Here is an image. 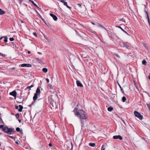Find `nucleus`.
<instances>
[{
    "mask_svg": "<svg viewBox=\"0 0 150 150\" xmlns=\"http://www.w3.org/2000/svg\"><path fill=\"white\" fill-rule=\"evenodd\" d=\"M74 111L75 114L80 119L82 124L81 127H83V120H85L87 118L85 112L83 110H81L79 111L77 108H75Z\"/></svg>",
    "mask_w": 150,
    "mask_h": 150,
    "instance_id": "obj_1",
    "label": "nucleus"
},
{
    "mask_svg": "<svg viewBox=\"0 0 150 150\" xmlns=\"http://www.w3.org/2000/svg\"><path fill=\"white\" fill-rule=\"evenodd\" d=\"M40 93L41 92L40 88L38 87L33 97V99L34 101L36 100L37 99L38 96L40 95Z\"/></svg>",
    "mask_w": 150,
    "mask_h": 150,
    "instance_id": "obj_2",
    "label": "nucleus"
},
{
    "mask_svg": "<svg viewBox=\"0 0 150 150\" xmlns=\"http://www.w3.org/2000/svg\"><path fill=\"white\" fill-rule=\"evenodd\" d=\"M76 8L79 12L82 13L83 12V10H85V7L83 5L81 6V4H77Z\"/></svg>",
    "mask_w": 150,
    "mask_h": 150,
    "instance_id": "obj_3",
    "label": "nucleus"
},
{
    "mask_svg": "<svg viewBox=\"0 0 150 150\" xmlns=\"http://www.w3.org/2000/svg\"><path fill=\"white\" fill-rule=\"evenodd\" d=\"M14 129L8 128L7 127H6L3 129V131L6 133L11 134L14 132Z\"/></svg>",
    "mask_w": 150,
    "mask_h": 150,
    "instance_id": "obj_4",
    "label": "nucleus"
},
{
    "mask_svg": "<svg viewBox=\"0 0 150 150\" xmlns=\"http://www.w3.org/2000/svg\"><path fill=\"white\" fill-rule=\"evenodd\" d=\"M134 113L135 116L139 118L140 120H142L143 118V116L140 114L137 111H135Z\"/></svg>",
    "mask_w": 150,
    "mask_h": 150,
    "instance_id": "obj_5",
    "label": "nucleus"
},
{
    "mask_svg": "<svg viewBox=\"0 0 150 150\" xmlns=\"http://www.w3.org/2000/svg\"><path fill=\"white\" fill-rule=\"evenodd\" d=\"M60 1L61 2H62L64 4V5L66 6L67 8H69L70 10H71V8L67 4V2H65V1L64 0H58Z\"/></svg>",
    "mask_w": 150,
    "mask_h": 150,
    "instance_id": "obj_6",
    "label": "nucleus"
},
{
    "mask_svg": "<svg viewBox=\"0 0 150 150\" xmlns=\"http://www.w3.org/2000/svg\"><path fill=\"white\" fill-rule=\"evenodd\" d=\"M113 138L114 139H119L120 140H122V138L121 136L120 135L114 136L113 137Z\"/></svg>",
    "mask_w": 150,
    "mask_h": 150,
    "instance_id": "obj_7",
    "label": "nucleus"
},
{
    "mask_svg": "<svg viewBox=\"0 0 150 150\" xmlns=\"http://www.w3.org/2000/svg\"><path fill=\"white\" fill-rule=\"evenodd\" d=\"M10 94L14 97H16L17 94L16 92L15 91H13V92H11L10 93Z\"/></svg>",
    "mask_w": 150,
    "mask_h": 150,
    "instance_id": "obj_8",
    "label": "nucleus"
},
{
    "mask_svg": "<svg viewBox=\"0 0 150 150\" xmlns=\"http://www.w3.org/2000/svg\"><path fill=\"white\" fill-rule=\"evenodd\" d=\"M50 15L51 17L53 18V19L54 21H56L57 20V18L55 15L51 13H50Z\"/></svg>",
    "mask_w": 150,
    "mask_h": 150,
    "instance_id": "obj_9",
    "label": "nucleus"
},
{
    "mask_svg": "<svg viewBox=\"0 0 150 150\" xmlns=\"http://www.w3.org/2000/svg\"><path fill=\"white\" fill-rule=\"evenodd\" d=\"M76 84L78 86L80 87H83V85L81 82L79 81H76Z\"/></svg>",
    "mask_w": 150,
    "mask_h": 150,
    "instance_id": "obj_10",
    "label": "nucleus"
},
{
    "mask_svg": "<svg viewBox=\"0 0 150 150\" xmlns=\"http://www.w3.org/2000/svg\"><path fill=\"white\" fill-rule=\"evenodd\" d=\"M145 12L146 13V14L147 17V19H148V22L149 23V25H150V19L149 18V15L148 14V13L146 10H145Z\"/></svg>",
    "mask_w": 150,
    "mask_h": 150,
    "instance_id": "obj_11",
    "label": "nucleus"
},
{
    "mask_svg": "<svg viewBox=\"0 0 150 150\" xmlns=\"http://www.w3.org/2000/svg\"><path fill=\"white\" fill-rule=\"evenodd\" d=\"M116 27L118 28H120L126 34H127V35H130L127 32L125 31V30H124L123 29H122L120 26H116Z\"/></svg>",
    "mask_w": 150,
    "mask_h": 150,
    "instance_id": "obj_12",
    "label": "nucleus"
},
{
    "mask_svg": "<svg viewBox=\"0 0 150 150\" xmlns=\"http://www.w3.org/2000/svg\"><path fill=\"white\" fill-rule=\"evenodd\" d=\"M5 11L1 9H0V15H3V14H5Z\"/></svg>",
    "mask_w": 150,
    "mask_h": 150,
    "instance_id": "obj_13",
    "label": "nucleus"
},
{
    "mask_svg": "<svg viewBox=\"0 0 150 150\" xmlns=\"http://www.w3.org/2000/svg\"><path fill=\"white\" fill-rule=\"evenodd\" d=\"M29 1L31 2L32 4H33L35 6H36L38 8H39V7L37 6V5L32 0H29Z\"/></svg>",
    "mask_w": 150,
    "mask_h": 150,
    "instance_id": "obj_14",
    "label": "nucleus"
},
{
    "mask_svg": "<svg viewBox=\"0 0 150 150\" xmlns=\"http://www.w3.org/2000/svg\"><path fill=\"white\" fill-rule=\"evenodd\" d=\"M19 107L20 108L18 109V110L19 112H21L22 111V110L23 109V107L21 105H19Z\"/></svg>",
    "mask_w": 150,
    "mask_h": 150,
    "instance_id": "obj_15",
    "label": "nucleus"
},
{
    "mask_svg": "<svg viewBox=\"0 0 150 150\" xmlns=\"http://www.w3.org/2000/svg\"><path fill=\"white\" fill-rule=\"evenodd\" d=\"M42 70L45 73H47L48 71L47 69L46 68H43L42 69Z\"/></svg>",
    "mask_w": 150,
    "mask_h": 150,
    "instance_id": "obj_16",
    "label": "nucleus"
},
{
    "mask_svg": "<svg viewBox=\"0 0 150 150\" xmlns=\"http://www.w3.org/2000/svg\"><path fill=\"white\" fill-rule=\"evenodd\" d=\"M89 145L91 147H94L95 146V144L94 143H90L89 144Z\"/></svg>",
    "mask_w": 150,
    "mask_h": 150,
    "instance_id": "obj_17",
    "label": "nucleus"
},
{
    "mask_svg": "<svg viewBox=\"0 0 150 150\" xmlns=\"http://www.w3.org/2000/svg\"><path fill=\"white\" fill-rule=\"evenodd\" d=\"M34 86V84H32L31 86H27L26 89H29V90L31 88L33 87Z\"/></svg>",
    "mask_w": 150,
    "mask_h": 150,
    "instance_id": "obj_18",
    "label": "nucleus"
},
{
    "mask_svg": "<svg viewBox=\"0 0 150 150\" xmlns=\"http://www.w3.org/2000/svg\"><path fill=\"white\" fill-rule=\"evenodd\" d=\"M113 110V108L112 107H108V110L109 111H111Z\"/></svg>",
    "mask_w": 150,
    "mask_h": 150,
    "instance_id": "obj_19",
    "label": "nucleus"
},
{
    "mask_svg": "<svg viewBox=\"0 0 150 150\" xmlns=\"http://www.w3.org/2000/svg\"><path fill=\"white\" fill-rule=\"evenodd\" d=\"M3 37V38H4V41L6 42H7L8 41V38L7 36H5Z\"/></svg>",
    "mask_w": 150,
    "mask_h": 150,
    "instance_id": "obj_20",
    "label": "nucleus"
},
{
    "mask_svg": "<svg viewBox=\"0 0 150 150\" xmlns=\"http://www.w3.org/2000/svg\"><path fill=\"white\" fill-rule=\"evenodd\" d=\"M122 101L123 102H125V101L126 100V98H125V97L124 96L122 97Z\"/></svg>",
    "mask_w": 150,
    "mask_h": 150,
    "instance_id": "obj_21",
    "label": "nucleus"
},
{
    "mask_svg": "<svg viewBox=\"0 0 150 150\" xmlns=\"http://www.w3.org/2000/svg\"><path fill=\"white\" fill-rule=\"evenodd\" d=\"M146 61L145 60H144L142 61V64H144V65H146Z\"/></svg>",
    "mask_w": 150,
    "mask_h": 150,
    "instance_id": "obj_22",
    "label": "nucleus"
},
{
    "mask_svg": "<svg viewBox=\"0 0 150 150\" xmlns=\"http://www.w3.org/2000/svg\"><path fill=\"white\" fill-rule=\"evenodd\" d=\"M21 67H27L26 64H21Z\"/></svg>",
    "mask_w": 150,
    "mask_h": 150,
    "instance_id": "obj_23",
    "label": "nucleus"
},
{
    "mask_svg": "<svg viewBox=\"0 0 150 150\" xmlns=\"http://www.w3.org/2000/svg\"><path fill=\"white\" fill-rule=\"evenodd\" d=\"M105 145H103L101 147V150H105V148L104 147Z\"/></svg>",
    "mask_w": 150,
    "mask_h": 150,
    "instance_id": "obj_24",
    "label": "nucleus"
},
{
    "mask_svg": "<svg viewBox=\"0 0 150 150\" xmlns=\"http://www.w3.org/2000/svg\"><path fill=\"white\" fill-rule=\"evenodd\" d=\"M4 127V126L3 125H0V128L2 129L3 130Z\"/></svg>",
    "mask_w": 150,
    "mask_h": 150,
    "instance_id": "obj_25",
    "label": "nucleus"
},
{
    "mask_svg": "<svg viewBox=\"0 0 150 150\" xmlns=\"http://www.w3.org/2000/svg\"><path fill=\"white\" fill-rule=\"evenodd\" d=\"M17 131L18 132H20V129L19 127H17L16 129Z\"/></svg>",
    "mask_w": 150,
    "mask_h": 150,
    "instance_id": "obj_26",
    "label": "nucleus"
},
{
    "mask_svg": "<svg viewBox=\"0 0 150 150\" xmlns=\"http://www.w3.org/2000/svg\"><path fill=\"white\" fill-rule=\"evenodd\" d=\"M33 34L35 37H37V35L36 32H33Z\"/></svg>",
    "mask_w": 150,
    "mask_h": 150,
    "instance_id": "obj_27",
    "label": "nucleus"
},
{
    "mask_svg": "<svg viewBox=\"0 0 150 150\" xmlns=\"http://www.w3.org/2000/svg\"><path fill=\"white\" fill-rule=\"evenodd\" d=\"M27 67H30L32 66L31 64H26Z\"/></svg>",
    "mask_w": 150,
    "mask_h": 150,
    "instance_id": "obj_28",
    "label": "nucleus"
},
{
    "mask_svg": "<svg viewBox=\"0 0 150 150\" xmlns=\"http://www.w3.org/2000/svg\"><path fill=\"white\" fill-rule=\"evenodd\" d=\"M36 60L38 62H41V60H40L39 59H38V58H37L36 59Z\"/></svg>",
    "mask_w": 150,
    "mask_h": 150,
    "instance_id": "obj_29",
    "label": "nucleus"
},
{
    "mask_svg": "<svg viewBox=\"0 0 150 150\" xmlns=\"http://www.w3.org/2000/svg\"><path fill=\"white\" fill-rule=\"evenodd\" d=\"M9 40L11 41H13L14 40V39L13 38H10Z\"/></svg>",
    "mask_w": 150,
    "mask_h": 150,
    "instance_id": "obj_30",
    "label": "nucleus"
},
{
    "mask_svg": "<svg viewBox=\"0 0 150 150\" xmlns=\"http://www.w3.org/2000/svg\"><path fill=\"white\" fill-rule=\"evenodd\" d=\"M119 86L120 87V88L121 89V91H122V92H123V89L121 87V86H120V85H119Z\"/></svg>",
    "mask_w": 150,
    "mask_h": 150,
    "instance_id": "obj_31",
    "label": "nucleus"
},
{
    "mask_svg": "<svg viewBox=\"0 0 150 150\" xmlns=\"http://www.w3.org/2000/svg\"><path fill=\"white\" fill-rule=\"evenodd\" d=\"M19 114L18 113L16 115V117L17 118H18L19 117Z\"/></svg>",
    "mask_w": 150,
    "mask_h": 150,
    "instance_id": "obj_32",
    "label": "nucleus"
},
{
    "mask_svg": "<svg viewBox=\"0 0 150 150\" xmlns=\"http://www.w3.org/2000/svg\"><path fill=\"white\" fill-rule=\"evenodd\" d=\"M120 20L122 21L125 22V20L124 18H122L121 19H120Z\"/></svg>",
    "mask_w": 150,
    "mask_h": 150,
    "instance_id": "obj_33",
    "label": "nucleus"
},
{
    "mask_svg": "<svg viewBox=\"0 0 150 150\" xmlns=\"http://www.w3.org/2000/svg\"><path fill=\"white\" fill-rule=\"evenodd\" d=\"M46 81H47V83H49V80L48 78H47L46 79Z\"/></svg>",
    "mask_w": 150,
    "mask_h": 150,
    "instance_id": "obj_34",
    "label": "nucleus"
},
{
    "mask_svg": "<svg viewBox=\"0 0 150 150\" xmlns=\"http://www.w3.org/2000/svg\"><path fill=\"white\" fill-rule=\"evenodd\" d=\"M115 56H116V57H118V58H120V56H119L118 55V54H115Z\"/></svg>",
    "mask_w": 150,
    "mask_h": 150,
    "instance_id": "obj_35",
    "label": "nucleus"
},
{
    "mask_svg": "<svg viewBox=\"0 0 150 150\" xmlns=\"http://www.w3.org/2000/svg\"><path fill=\"white\" fill-rule=\"evenodd\" d=\"M15 108L16 109H18V105H16L15 106Z\"/></svg>",
    "mask_w": 150,
    "mask_h": 150,
    "instance_id": "obj_36",
    "label": "nucleus"
},
{
    "mask_svg": "<svg viewBox=\"0 0 150 150\" xmlns=\"http://www.w3.org/2000/svg\"><path fill=\"white\" fill-rule=\"evenodd\" d=\"M147 105L148 108L150 110V105H149V104H147Z\"/></svg>",
    "mask_w": 150,
    "mask_h": 150,
    "instance_id": "obj_37",
    "label": "nucleus"
},
{
    "mask_svg": "<svg viewBox=\"0 0 150 150\" xmlns=\"http://www.w3.org/2000/svg\"><path fill=\"white\" fill-rule=\"evenodd\" d=\"M71 149L70 150H72L73 146V145H72V143H71Z\"/></svg>",
    "mask_w": 150,
    "mask_h": 150,
    "instance_id": "obj_38",
    "label": "nucleus"
},
{
    "mask_svg": "<svg viewBox=\"0 0 150 150\" xmlns=\"http://www.w3.org/2000/svg\"><path fill=\"white\" fill-rule=\"evenodd\" d=\"M10 137L13 139L14 138V137H13V136H8Z\"/></svg>",
    "mask_w": 150,
    "mask_h": 150,
    "instance_id": "obj_39",
    "label": "nucleus"
},
{
    "mask_svg": "<svg viewBox=\"0 0 150 150\" xmlns=\"http://www.w3.org/2000/svg\"><path fill=\"white\" fill-rule=\"evenodd\" d=\"M98 27H100H100H102V28H104V27H103V26H102L101 25H98Z\"/></svg>",
    "mask_w": 150,
    "mask_h": 150,
    "instance_id": "obj_40",
    "label": "nucleus"
},
{
    "mask_svg": "<svg viewBox=\"0 0 150 150\" xmlns=\"http://www.w3.org/2000/svg\"><path fill=\"white\" fill-rule=\"evenodd\" d=\"M49 146H52V144H51V143H50L49 144Z\"/></svg>",
    "mask_w": 150,
    "mask_h": 150,
    "instance_id": "obj_41",
    "label": "nucleus"
},
{
    "mask_svg": "<svg viewBox=\"0 0 150 150\" xmlns=\"http://www.w3.org/2000/svg\"><path fill=\"white\" fill-rule=\"evenodd\" d=\"M16 144H19L18 142H17V141H16Z\"/></svg>",
    "mask_w": 150,
    "mask_h": 150,
    "instance_id": "obj_42",
    "label": "nucleus"
},
{
    "mask_svg": "<svg viewBox=\"0 0 150 150\" xmlns=\"http://www.w3.org/2000/svg\"><path fill=\"white\" fill-rule=\"evenodd\" d=\"M18 121L20 123L21 122V120L20 119L18 120Z\"/></svg>",
    "mask_w": 150,
    "mask_h": 150,
    "instance_id": "obj_43",
    "label": "nucleus"
},
{
    "mask_svg": "<svg viewBox=\"0 0 150 150\" xmlns=\"http://www.w3.org/2000/svg\"><path fill=\"white\" fill-rule=\"evenodd\" d=\"M0 55H1V56H3V54H2V53H1V52H0Z\"/></svg>",
    "mask_w": 150,
    "mask_h": 150,
    "instance_id": "obj_44",
    "label": "nucleus"
},
{
    "mask_svg": "<svg viewBox=\"0 0 150 150\" xmlns=\"http://www.w3.org/2000/svg\"><path fill=\"white\" fill-rule=\"evenodd\" d=\"M28 54H30V51H28Z\"/></svg>",
    "mask_w": 150,
    "mask_h": 150,
    "instance_id": "obj_45",
    "label": "nucleus"
},
{
    "mask_svg": "<svg viewBox=\"0 0 150 150\" xmlns=\"http://www.w3.org/2000/svg\"><path fill=\"white\" fill-rule=\"evenodd\" d=\"M19 1H20V3H21V2H22V0H19Z\"/></svg>",
    "mask_w": 150,
    "mask_h": 150,
    "instance_id": "obj_46",
    "label": "nucleus"
},
{
    "mask_svg": "<svg viewBox=\"0 0 150 150\" xmlns=\"http://www.w3.org/2000/svg\"><path fill=\"white\" fill-rule=\"evenodd\" d=\"M4 37H1V38H0V40H1Z\"/></svg>",
    "mask_w": 150,
    "mask_h": 150,
    "instance_id": "obj_47",
    "label": "nucleus"
},
{
    "mask_svg": "<svg viewBox=\"0 0 150 150\" xmlns=\"http://www.w3.org/2000/svg\"><path fill=\"white\" fill-rule=\"evenodd\" d=\"M38 53L39 54H41V53L40 52H38Z\"/></svg>",
    "mask_w": 150,
    "mask_h": 150,
    "instance_id": "obj_48",
    "label": "nucleus"
},
{
    "mask_svg": "<svg viewBox=\"0 0 150 150\" xmlns=\"http://www.w3.org/2000/svg\"><path fill=\"white\" fill-rule=\"evenodd\" d=\"M92 24H93V25H94L95 24V23H94L93 22H92Z\"/></svg>",
    "mask_w": 150,
    "mask_h": 150,
    "instance_id": "obj_49",
    "label": "nucleus"
},
{
    "mask_svg": "<svg viewBox=\"0 0 150 150\" xmlns=\"http://www.w3.org/2000/svg\"><path fill=\"white\" fill-rule=\"evenodd\" d=\"M21 23H24L23 21H21Z\"/></svg>",
    "mask_w": 150,
    "mask_h": 150,
    "instance_id": "obj_50",
    "label": "nucleus"
},
{
    "mask_svg": "<svg viewBox=\"0 0 150 150\" xmlns=\"http://www.w3.org/2000/svg\"><path fill=\"white\" fill-rule=\"evenodd\" d=\"M149 78L150 80V76H149Z\"/></svg>",
    "mask_w": 150,
    "mask_h": 150,
    "instance_id": "obj_51",
    "label": "nucleus"
},
{
    "mask_svg": "<svg viewBox=\"0 0 150 150\" xmlns=\"http://www.w3.org/2000/svg\"><path fill=\"white\" fill-rule=\"evenodd\" d=\"M42 20H43V21L44 22V21H44V19H42Z\"/></svg>",
    "mask_w": 150,
    "mask_h": 150,
    "instance_id": "obj_52",
    "label": "nucleus"
},
{
    "mask_svg": "<svg viewBox=\"0 0 150 150\" xmlns=\"http://www.w3.org/2000/svg\"><path fill=\"white\" fill-rule=\"evenodd\" d=\"M1 99V96H0V100Z\"/></svg>",
    "mask_w": 150,
    "mask_h": 150,
    "instance_id": "obj_53",
    "label": "nucleus"
},
{
    "mask_svg": "<svg viewBox=\"0 0 150 150\" xmlns=\"http://www.w3.org/2000/svg\"><path fill=\"white\" fill-rule=\"evenodd\" d=\"M15 69L14 68H13V69Z\"/></svg>",
    "mask_w": 150,
    "mask_h": 150,
    "instance_id": "obj_54",
    "label": "nucleus"
}]
</instances>
